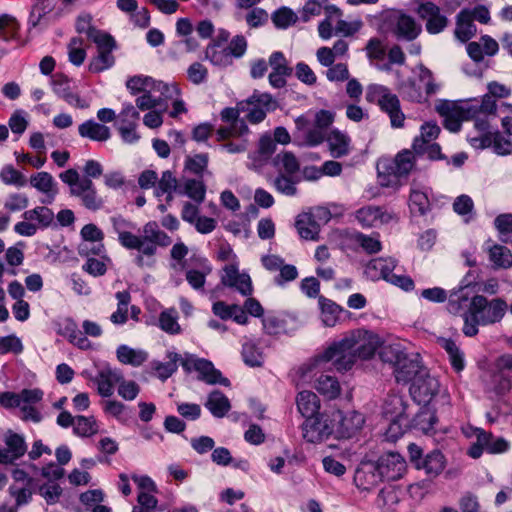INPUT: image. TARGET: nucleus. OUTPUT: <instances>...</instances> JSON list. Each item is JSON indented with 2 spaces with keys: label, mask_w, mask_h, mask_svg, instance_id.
I'll return each instance as SVG.
<instances>
[{
  "label": "nucleus",
  "mask_w": 512,
  "mask_h": 512,
  "mask_svg": "<svg viewBox=\"0 0 512 512\" xmlns=\"http://www.w3.org/2000/svg\"><path fill=\"white\" fill-rule=\"evenodd\" d=\"M436 111L444 118V126L451 132H457L464 120L474 117L473 107L469 103L458 104L453 101L439 100L435 105Z\"/></svg>",
  "instance_id": "14"
},
{
  "label": "nucleus",
  "mask_w": 512,
  "mask_h": 512,
  "mask_svg": "<svg viewBox=\"0 0 512 512\" xmlns=\"http://www.w3.org/2000/svg\"><path fill=\"white\" fill-rule=\"evenodd\" d=\"M178 191L180 194L186 195L197 204H201L205 199L206 186L201 180L187 179Z\"/></svg>",
  "instance_id": "50"
},
{
  "label": "nucleus",
  "mask_w": 512,
  "mask_h": 512,
  "mask_svg": "<svg viewBox=\"0 0 512 512\" xmlns=\"http://www.w3.org/2000/svg\"><path fill=\"white\" fill-rule=\"evenodd\" d=\"M395 268L396 261L393 258H375L366 265L364 272L373 281L384 279L406 291L411 290L414 287L412 279L408 276L393 273Z\"/></svg>",
  "instance_id": "9"
},
{
  "label": "nucleus",
  "mask_w": 512,
  "mask_h": 512,
  "mask_svg": "<svg viewBox=\"0 0 512 512\" xmlns=\"http://www.w3.org/2000/svg\"><path fill=\"white\" fill-rule=\"evenodd\" d=\"M102 409L106 415L115 418L123 424L127 423L131 417L128 408L117 400L103 401Z\"/></svg>",
  "instance_id": "54"
},
{
  "label": "nucleus",
  "mask_w": 512,
  "mask_h": 512,
  "mask_svg": "<svg viewBox=\"0 0 512 512\" xmlns=\"http://www.w3.org/2000/svg\"><path fill=\"white\" fill-rule=\"evenodd\" d=\"M43 395V391L39 388L23 389L19 392L22 412L21 418L24 421H32L34 423L41 421V414L34 405L42 400Z\"/></svg>",
  "instance_id": "22"
},
{
  "label": "nucleus",
  "mask_w": 512,
  "mask_h": 512,
  "mask_svg": "<svg viewBox=\"0 0 512 512\" xmlns=\"http://www.w3.org/2000/svg\"><path fill=\"white\" fill-rule=\"evenodd\" d=\"M93 43L96 45V54L89 60L88 70L93 74H98L114 66L113 52L117 48V43L109 33L95 39Z\"/></svg>",
  "instance_id": "13"
},
{
  "label": "nucleus",
  "mask_w": 512,
  "mask_h": 512,
  "mask_svg": "<svg viewBox=\"0 0 512 512\" xmlns=\"http://www.w3.org/2000/svg\"><path fill=\"white\" fill-rule=\"evenodd\" d=\"M75 28L79 34L86 35L92 42L106 33L92 25V18L88 14L80 15L77 18Z\"/></svg>",
  "instance_id": "58"
},
{
  "label": "nucleus",
  "mask_w": 512,
  "mask_h": 512,
  "mask_svg": "<svg viewBox=\"0 0 512 512\" xmlns=\"http://www.w3.org/2000/svg\"><path fill=\"white\" fill-rule=\"evenodd\" d=\"M167 362H155L153 363V368L156 371L158 378L162 381L168 379L172 376L178 368V363L182 362V357L178 353L174 351L167 352Z\"/></svg>",
  "instance_id": "45"
},
{
  "label": "nucleus",
  "mask_w": 512,
  "mask_h": 512,
  "mask_svg": "<svg viewBox=\"0 0 512 512\" xmlns=\"http://www.w3.org/2000/svg\"><path fill=\"white\" fill-rule=\"evenodd\" d=\"M120 363L138 367L148 359V353L143 349H134L127 345H120L116 350Z\"/></svg>",
  "instance_id": "40"
},
{
  "label": "nucleus",
  "mask_w": 512,
  "mask_h": 512,
  "mask_svg": "<svg viewBox=\"0 0 512 512\" xmlns=\"http://www.w3.org/2000/svg\"><path fill=\"white\" fill-rule=\"evenodd\" d=\"M68 59L74 66H81L87 56L86 49L84 48L83 39L80 37H73L67 44Z\"/></svg>",
  "instance_id": "56"
},
{
  "label": "nucleus",
  "mask_w": 512,
  "mask_h": 512,
  "mask_svg": "<svg viewBox=\"0 0 512 512\" xmlns=\"http://www.w3.org/2000/svg\"><path fill=\"white\" fill-rule=\"evenodd\" d=\"M126 86L132 94H141L135 103L142 111L155 108H163V111H166L169 98L175 97L178 93L176 83H165L144 75L129 78Z\"/></svg>",
  "instance_id": "3"
},
{
  "label": "nucleus",
  "mask_w": 512,
  "mask_h": 512,
  "mask_svg": "<svg viewBox=\"0 0 512 512\" xmlns=\"http://www.w3.org/2000/svg\"><path fill=\"white\" fill-rule=\"evenodd\" d=\"M111 222L114 231L118 234L120 244L126 249L137 250L140 253L135 258V263L139 267L151 264L145 257H153L158 246L166 247L172 242L155 221H150L143 226L142 235H135L128 231L133 228L132 223L120 216L111 218Z\"/></svg>",
  "instance_id": "2"
},
{
  "label": "nucleus",
  "mask_w": 512,
  "mask_h": 512,
  "mask_svg": "<svg viewBox=\"0 0 512 512\" xmlns=\"http://www.w3.org/2000/svg\"><path fill=\"white\" fill-rule=\"evenodd\" d=\"M477 32L476 26L472 20L470 10H462L456 17L455 37L461 42H467Z\"/></svg>",
  "instance_id": "35"
},
{
  "label": "nucleus",
  "mask_w": 512,
  "mask_h": 512,
  "mask_svg": "<svg viewBox=\"0 0 512 512\" xmlns=\"http://www.w3.org/2000/svg\"><path fill=\"white\" fill-rule=\"evenodd\" d=\"M72 196L80 198L82 205L92 211L99 210L104 205V201L98 195L92 180L88 178L81 180L80 186L73 189Z\"/></svg>",
  "instance_id": "29"
},
{
  "label": "nucleus",
  "mask_w": 512,
  "mask_h": 512,
  "mask_svg": "<svg viewBox=\"0 0 512 512\" xmlns=\"http://www.w3.org/2000/svg\"><path fill=\"white\" fill-rule=\"evenodd\" d=\"M320 319L324 326L334 327L340 319L342 308L330 299L319 297Z\"/></svg>",
  "instance_id": "37"
},
{
  "label": "nucleus",
  "mask_w": 512,
  "mask_h": 512,
  "mask_svg": "<svg viewBox=\"0 0 512 512\" xmlns=\"http://www.w3.org/2000/svg\"><path fill=\"white\" fill-rule=\"evenodd\" d=\"M23 221L14 226V231L24 237L34 236L38 230L48 228L54 221V212L45 206H37L26 210L23 215Z\"/></svg>",
  "instance_id": "11"
},
{
  "label": "nucleus",
  "mask_w": 512,
  "mask_h": 512,
  "mask_svg": "<svg viewBox=\"0 0 512 512\" xmlns=\"http://www.w3.org/2000/svg\"><path fill=\"white\" fill-rule=\"evenodd\" d=\"M447 309L451 314L457 315L464 310L469 300L468 294L464 287L454 289L447 297Z\"/></svg>",
  "instance_id": "59"
},
{
  "label": "nucleus",
  "mask_w": 512,
  "mask_h": 512,
  "mask_svg": "<svg viewBox=\"0 0 512 512\" xmlns=\"http://www.w3.org/2000/svg\"><path fill=\"white\" fill-rule=\"evenodd\" d=\"M182 367L186 371L195 370L199 373V377L209 384H222L227 386L229 384L228 379L223 378L220 371L215 369L212 362L198 358L192 354H186L181 362Z\"/></svg>",
  "instance_id": "17"
},
{
  "label": "nucleus",
  "mask_w": 512,
  "mask_h": 512,
  "mask_svg": "<svg viewBox=\"0 0 512 512\" xmlns=\"http://www.w3.org/2000/svg\"><path fill=\"white\" fill-rule=\"evenodd\" d=\"M83 242L79 245V253L89 256L90 253L98 255L103 250V232L94 224H87L81 229Z\"/></svg>",
  "instance_id": "26"
},
{
  "label": "nucleus",
  "mask_w": 512,
  "mask_h": 512,
  "mask_svg": "<svg viewBox=\"0 0 512 512\" xmlns=\"http://www.w3.org/2000/svg\"><path fill=\"white\" fill-rule=\"evenodd\" d=\"M419 16L426 21V30L430 34H438L448 24L447 18L441 14L440 8L433 2H424L418 7Z\"/></svg>",
  "instance_id": "23"
},
{
  "label": "nucleus",
  "mask_w": 512,
  "mask_h": 512,
  "mask_svg": "<svg viewBox=\"0 0 512 512\" xmlns=\"http://www.w3.org/2000/svg\"><path fill=\"white\" fill-rule=\"evenodd\" d=\"M380 30L400 41H414L422 32L416 20L401 10L389 9L380 14Z\"/></svg>",
  "instance_id": "5"
},
{
  "label": "nucleus",
  "mask_w": 512,
  "mask_h": 512,
  "mask_svg": "<svg viewBox=\"0 0 512 512\" xmlns=\"http://www.w3.org/2000/svg\"><path fill=\"white\" fill-rule=\"evenodd\" d=\"M468 56L476 63L484 60L485 56L493 57L499 51L498 42L489 35H483L479 41L469 42L466 46Z\"/></svg>",
  "instance_id": "25"
},
{
  "label": "nucleus",
  "mask_w": 512,
  "mask_h": 512,
  "mask_svg": "<svg viewBox=\"0 0 512 512\" xmlns=\"http://www.w3.org/2000/svg\"><path fill=\"white\" fill-rule=\"evenodd\" d=\"M178 189V181L173 173L169 170L164 171L162 173L161 178L158 181V185L155 190V194L157 197H160L164 194L167 195V200H172V193L177 191Z\"/></svg>",
  "instance_id": "57"
},
{
  "label": "nucleus",
  "mask_w": 512,
  "mask_h": 512,
  "mask_svg": "<svg viewBox=\"0 0 512 512\" xmlns=\"http://www.w3.org/2000/svg\"><path fill=\"white\" fill-rule=\"evenodd\" d=\"M205 406L215 417H223L230 409L228 398L219 391H213L209 394Z\"/></svg>",
  "instance_id": "47"
},
{
  "label": "nucleus",
  "mask_w": 512,
  "mask_h": 512,
  "mask_svg": "<svg viewBox=\"0 0 512 512\" xmlns=\"http://www.w3.org/2000/svg\"><path fill=\"white\" fill-rule=\"evenodd\" d=\"M365 97L368 102L377 103L389 115L391 125L394 128L403 127L405 115L400 109L398 97L389 88L379 84H371L367 87Z\"/></svg>",
  "instance_id": "7"
},
{
  "label": "nucleus",
  "mask_w": 512,
  "mask_h": 512,
  "mask_svg": "<svg viewBox=\"0 0 512 512\" xmlns=\"http://www.w3.org/2000/svg\"><path fill=\"white\" fill-rule=\"evenodd\" d=\"M331 419L333 420L334 438L336 439H350L356 436L365 423L364 416L356 411L346 413L336 411L331 414Z\"/></svg>",
  "instance_id": "16"
},
{
  "label": "nucleus",
  "mask_w": 512,
  "mask_h": 512,
  "mask_svg": "<svg viewBox=\"0 0 512 512\" xmlns=\"http://www.w3.org/2000/svg\"><path fill=\"white\" fill-rule=\"evenodd\" d=\"M416 72H418V82L421 89L424 88L423 94L426 97L427 102L429 97L439 91L440 85L436 83L433 73L424 65L417 66Z\"/></svg>",
  "instance_id": "51"
},
{
  "label": "nucleus",
  "mask_w": 512,
  "mask_h": 512,
  "mask_svg": "<svg viewBox=\"0 0 512 512\" xmlns=\"http://www.w3.org/2000/svg\"><path fill=\"white\" fill-rule=\"evenodd\" d=\"M415 155L410 150L399 152L393 160H382L378 164V179L382 186L397 187L400 178L406 177L414 168Z\"/></svg>",
  "instance_id": "6"
},
{
  "label": "nucleus",
  "mask_w": 512,
  "mask_h": 512,
  "mask_svg": "<svg viewBox=\"0 0 512 512\" xmlns=\"http://www.w3.org/2000/svg\"><path fill=\"white\" fill-rule=\"evenodd\" d=\"M436 421L435 413L429 409H424L416 415L412 426L424 434H428L434 429Z\"/></svg>",
  "instance_id": "62"
},
{
  "label": "nucleus",
  "mask_w": 512,
  "mask_h": 512,
  "mask_svg": "<svg viewBox=\"0 0 512 512\" xmlns=\"http://www.w3.org/2000/svg\"><path fill=\"white\" fill-rule=\"evenodd\" d=\"M428 192V187L413 183L409 199L412 213L424 215L430 209Z\"/></svg>",
  "instance_id": "33"
},
{
  "label": "nucleus",
  "mask_w": 512,
  "mask_h": 512,
  "mask_svg": "<svg viewBox=\"0 0 512 512\" xmlns=\"http://www.w3.org/2000/svg\"><path fill=\"white\" fill-rule=\"evenodd\" d=\"M407 406L402 396L398 394L389 395L383 404V415L386 419L408 417Z\"/></svg>",
  "instance_id": "42"
},
{
  "label": "nucleus",
  "mask_w": 512,
  "mask_h": 512,
  "mask_svg": "<svg viewBox=\"0 0 512 512\" xmlns=\"http://www.w3.org/2000/svg\"><path fill=\"white\" fill-rule=\"evenodd\" d=\"M480 115L481 114H476V116L473 117L475 118L474 126L480 135L478 137H470L469 141L474 147L485 148L491 145L492 135L489 131L490 124L487 119L488 116L484 115L482 118Z\"/></svg>",
  "instance_id": "43"
},
{
  "label": "nucleus",
  "mask_w": 512,
  "mask_h": 512,
  "mask_svg": "<svg viewBox=\"0 0 512 512\" xmlns=\"http://www.w3.org/2000/svg\"><path fill=\"white\" fill-rule=\"evenodd\" d=\"M315 389L327 399H335L340 395L341 386L336 377L330 374H320L314 383Z\"/></svg>",
  "instance_id": "39"
},
{
  "label": "nucleus",
  "mask_w": 512,
  "mask_h": 512,
  "mask_svg": "<svg viewBox=\"0 0 512 512\" xmlns=\"http://www.w3.org/2000/svg\"><path fill=\"white\" fill-rule=\"evenodd\" d=\"M507 310L508 305L502 298L488 299L483 295H475L463 315L462 331L466 336L473 337L478 334V325L489 326L501 322Z\"/></svg>",
  "instance_id": "4"
},
{
  "label": "nucleus",
  "mask_w": 512,
  "mask_h": 512,
  "mask_svg": "<svg viewBox=\"0 0 512 512\" xmlns=\"http://www.w3.org/2000/svg\"><path fill=\"white\" fill-rule=\"evenodd\" d=\"M6 448L0 449V464H12L27 451V445L22 435L7 430L3 435Z\"/></svg>",
  "instance_id": "19"
},
{
  "label": "nucleus",
  "mask_w": 512,
  "mask_h": 512,
  "mask_svg": "<svg viewBox=\"0 0 512 512\" xmlns=\"http://www.w3.org/2000/svg\"><path fill=\"white\" fill-rule=\"evenodd\" d=\"M407 355L405 347L400 342L384 345L380 351L381 359L392 364L393 367Z\"/></svg>",
  "instance_id": "55"
},
{
  "label": "nucleus",
  "mask_w": 512,
  "mask_h": 512,
  "mask_svg": "<svg viewBox=\"0 0 512 512\" xmlns=\"http://www.w3.org/2000/svg\"><path fill=\"white\" fill-rule=\"evenodd\" d=\"M297 137L303 144L308 146H317L325 139V131L315 123H311L307 117L300 116L295 121Z\"/></svg>",
  "instance_id": "28"
},
{
  "label": "nucleus",
  "mask_w": 512,
  "mask_h": 512,
  "mask_svg": "<svg viewBox=\"0 0 512 512\" xmlns=\"http://www.w3.org/2000/svg\"><path fill=\"white\" fill-rule=\"evenodd\" d=\"M100 426L93 416L75 417L73 432L79 437H92L99 432Z\"/></svg>",
  "instance_id": "49"
},
{
  "label": "nucleus",
  "mask_w": 512,
  "mask_h": 512,
  "mask_svg": "<svg viewBox=\"0 0 512 512\" xmlns=\"http://www.w3.org/2000/svg\"><path fill=\"white\" fill-rule=\"evenodd\" d=\"M329 151L334 158L346 156L350 152L351 140L346 133L337 129L331 130L326 137Z\"/></svg>",
  "instance_id": "34"
},
{
  "label": "nucleus",
  "mask_w": 512,
  "mask_h": 512,
  "mask_svg": "<svg viewBox=\"0 0 512 512\" xmlns=\"http://www.w3.org/2000/svg\"><path fill=\"white\" fill-rule=\"evenodd\" d=\"M381 345V338L373 331L355 329L316 355L311 360L309 369L320 371L331 365L338 371H348L358 360L372 358Z\"/></svg>",
  "instance_id": "1"
},
{
  "label": "nucleus",
  "mask_w": 512,
  "mask_h": 512,
  "mask_svg": "<svg viewBox=\"0 0 512 512\" xmlns=\"http://www.w3.org/2000/svg\"><path fill=\"white\" fill-rule=\"evenodd\" d=\"M121 374L109 366L101 368L92 379L102 397H110L114 393V386L120 382Z\"/></svg>",
  "instance_id": "31"
},
{
  "label": "nucleus",
  "mask_w": 512,
  "mask_h": 512,
  "mask_svg": "<svg viewBox=\"0 0 512 512\" xmlns=\"http://www.w3.org/2000/svg\"><path fill=\"white\" fill-rule=\"evenodd\" d=\"M276 101L270 94L254 92L247 100L239 103V108L251 123H259L264 120L267 112L275 110Z\"/></svg>",
  "instance_id": "15"
},
{
  "label": "nucleus",
  "mask_w": 512,
  "mask_h": 512,
  "mask_svg": "<svg viewBox=\"0 0 512 512\" xmlns=\"http://www.w3.org/2000/svg\"><path fill=\"white\" fill-rule=\"evenodd\" d=\"M78 134L84 139L106 142L111 138V129L94 119H88L78 126Z\"/></svg>",
  "instance_id": "32"
},
{
  "label": "nucleus",
  "mask_w": 512,
  "mask_h": 512,
  "mask_svg": "<svg viewBox=\"0 0 512 512\" xmlns=\"http://www.w3.org/2000/svg\"><path fill=\"white\" fill-rule=\"evenodd\" d=\"M302 436L308 443L319 444L334 437V424L331 415L328 413H319L308 417L302 423Z\"/></svg>",
  "instance_id": "12"
},
{
  "label": "nucleus",
  "mask_w": 512,
  "mask_h": 512,
  "mask_svg": "<svg viewBox=\"0 0 512 512\" xmlns=\"http://www.w3.org/2000/svg\"><path fill=\"white\" fill-rule=\"evenodd\" d=\"M30 185L43 195L40 202L44 205L52 204L59 193L54 177L45 171L31 175Z\"/></svg>",
  "instance_id": "21"
},
{
  "label": "nucleus",
  "mask_w": 512,
  "mask_h": 512,
  "mask_svg": "<svg viewBox=\"0 0 512 512\" xmlns=\"http://www.w3.org/2000/svg\"><path fill=\"white\" fill-rule=\"evenodd\" d=\"M375 465L383 480L394 481L400 479L406 471L405 459L396 452H388L379 457Z\"/></svg>",
  "instance_id": "18"
},
{
  "label": "nucleus",
  "mask_w": 512,
  "mask_h": 512,
  "mask_svg": "<svg viewBox=\"0 0 512 512\" xmlns=\"http://www.w3.org/2000/svg\"><path fill=\"white\" fill-rule=\"evenodd\" d=\"M274 165L280 172L294 174L299 170V162L291 152H283L274 158Z\"/></svg>",
  "instance_id": "61"
},
{
  "label": "nucleus",
  "mask_w": 512,
  "mask_h": 512,
  "mask_svg": "<svg viewBox=\"0 0 512 512\" xmlns=\"http://www.w3.org/2000/svg\"><path fill=\"white\" fill-rule=\"evenodd\" d=\"M399 89L405 97L413 102H426V97L424 96L423 90L418 82V72H416L415 79H410L406 83L401 84Z\"/></svg>",
  "instance_id": "60"
},
{
  "label": "nucleus",
  "mask_w": 512,
  "mask_h": 512,
  "mask_svg": "<svg viewBox=\"0 0 512 512\" xmlns=\"http://www.w3.org/2000/svg\"><path fill=\"white\" fill-rule=\"evenodd\" d=\"M241 354L244 363L248 366L259 367L263 364V354L252 342H245L243 344Z\"/></svg>",
  "instance_id": "63"
},
{
  "label": "nucleus",
  "mask_w": 512,
  "mask_h": 512,
  "mask_svg": "<svg viewBox=\"0 0 512 512\" xmlns=\"http://www.w3.org/2000/svg\"><path fill=\"white\" fill-rule=\"evenodd\" d=\"M210 272L211 266L209 265L208 261L206 259H201L199 269H187L186 280L193 289L199 290L203 288L206 276Z\"/></svg>",
  "instance_id": "52"
},
{
  "label": "nucleus",
  "mask_w": 512,
  "mask_h": 512,
  "mask_svg": "<svg viewBox=\"0 0 512 512\" xmlns=\"http://www.w3.org/2000/svg\"><path fill=\"white\" fill-rule=\"evenodd\" d=\"M298 411L305 419L319 414L320 401L312 391H301L296 398Z\"/></svg>",
  "instance_id": "36"
},
{
  "label": "nucleus",
  "mask_w": 512,
  "mask_h": 512,
  "mask_svg": "<svg viewBox=\"0 0 512 512\" xmlns=\"http://www.w3.org/2000/svg\"><path fill=\"white\" fill-rule=\"evenodd\" d=\"M410 393L418 404L432 405L433 409H436L438 404H449V395L446 391L441 392L438 380L429 375L416 378L410 387Z\"/></svg>",
  "instance_id": "8"
},
{
  "label": "nucleus",
  "mask_w": 512,
  "mask_h": 512,
  "mask_svg": "<svg viewBox=\"0 0 512 512\" xmlns=\"http://www.w3.org/2000/svg\"><path fill=\"white\" fill-rule=\"evenodd\" d=\"M52 88L54 93L62 98L70 106L87 109L90 106L88 100L81 98L76 92L73 91L70 81L67 78L59 77L52 82Z\"/></svg>",
  "instance_id": "30"
},
{
  "label": "nucleus",
  "mask_w": 512,
  "mask_h": 512,
  "mask_svg": "<svg viewBox=\"0 0 512 512\" xmlns=\"http://www.w3.org/2000/svg\"><path fill=\"white\" fill-rule=\"evenodd\" d=\"M248 132V127L245 122H235L234 124H227L217 130L218 141H223L229 138H239Z\"/></svg>",
  "instance_id": "64"
},
{
  "label": "nucleus",
  "mask_w": 512,
  "mask_h": 512,
  "mask_svg": "<svg viewBox=\"0 0 512 512\" xmlns=\"http://www.w3.org/2000/svg\"><path fill=\"white\" fill-rule=\"evenodd\" d=\"M440 133V127L435 122H426L421 126L420 135L413 141L414 151H423L427 143L434 142Z\"/></svg>",
  "instance_id": "46"
},
{
  "label": "nucleus",
  "mask_w": 512,
  "mask_h": 512,
  "mask_svg": "<svg viewBox=\"0 0 512 512\" xmlns=\"http://www.w3.org/2000/svg\"><path fill=\"white\" fill-rule=\"evenodd\" d=\"M221 281L225 286L235 288L244 296L251 295L252 281L247 273H240L236 264L231 263L223 268Z\"/></svg>",
  "instance_id": "20"
},
{
  "label": "nucleus",
  "mask_w": 512,
  "mask_h": 512,
  "mask_svg": "<svg viewBox=\"0 0 512 512\" xmlns=\"http://www.w3.org/2000/svg\"><path fill=\"white\" fill-rule=\"evenodd\" d=\"M381 481H383V478L373 462L361 463L355 471L354 483L363 491L372 490Z\"/></svg>",
  "instance_id": "27"
},
{
  "label": "nucleus",
  "mask_w": 512,
  "mask_h": 512,
  "mask_svg": "<svg viewBox=\"0 0 512 512\" xmlns=\"http://www.w3.org/2000/svg\"><path fill=\"white\" fill-rule=\"evenodd\" d=\"M298 234L305 240H317L319 226L310 214L304 213L297 217L295 223Z\"/></svg>",
  "instance_id": "44"
},
{
  "label": "nucleus",
  "mask_w": 512,
  "mask_h": 512,
  "mask_svg": "<svg viewBox=\"0 0 512 512\" xmlns=\"http://www.w3.org/2000/svg\"><path fill=\"white\" fill-rule=\"evenodd\" d=\"M247 49L244 36L237 35L228 46L208 44L205 49V59L212 65L225 68L233 64V58L242 57Z\"/></svg>",
  "instance_id": "10"
},
{
  "label": "nucleus",
  "mask_w": 512,
  "mask_h": 512,
  "mask_svg": "<svg viewBox=\"0 0 512 512\" xmlns=\"http://www.w3.org/2000/svg\"><path fill=\"white\" fill-rule=\"evenodd\" d=\"M355 217L362 227H378L394 219V215L377 206H365L358 209Z\"/></svg>",
  "instance_id": "24"
},
{
  "label": "nucleus",
  "mask_w": 512,
  "mask_h": 512,
  "mask_svg": "<svg viewBox=\"0 0 512 512\" xmlns=\"http://www.w3.org/2000/svg\"><path fill=\"white\" fill-rule=\"evenodd\" d=\"M446 466V459L440 451H432L427 454L421 464L417 463V469H423L430 477L438 476Z\"/></svg>",
  "instance_id": "41"
},
{
  "label": "nucleus",
  "mask_w": 512,
  "mask_h": 512,
  "mask_svg": "<svg viewBox=\"0 0 512 512\" xmlns=\"http://www.w3.org/2000/svg\"><path fill=\"white\" fill-rule=\"evenodd\" d=\"M418 372V361L408 357V355L394 366V375L398 383H408L416 378Z\"/></svg>",
  "instance_id": "38"
},
{
  "label": "nucleus",
  "mask_w": 512,
  "mask_h": 512,
  "mask_svg": "<svg viewBox=\"0 0 512 512\" xmlns=\"http://www.w3.org/2000/svg\"><path fill=\"white\" fill-rule=\"evenodd\" d=\"M489 260L495 268L508 269L512 267V253L502 245H492L488 248Z\"/></svg>",
  "instance_id": "48"
},
{
  "label": "nucleus",
  "mask_w": 512,
  "mask_h": 512,
  "mask_svg": "<svg viewBox=\"0 0 512 512\" xmlns=\"http://www.w3.org/2000/svg\"><path fill=\"white\" fill-rule=\"evenodd\" d=\"M159 327L164 332L176 335L181 332V326L178 323V313L174 308L163 310L159 315Z\"/></svg>",
  "instance_id": "53"
}]
</instances>
